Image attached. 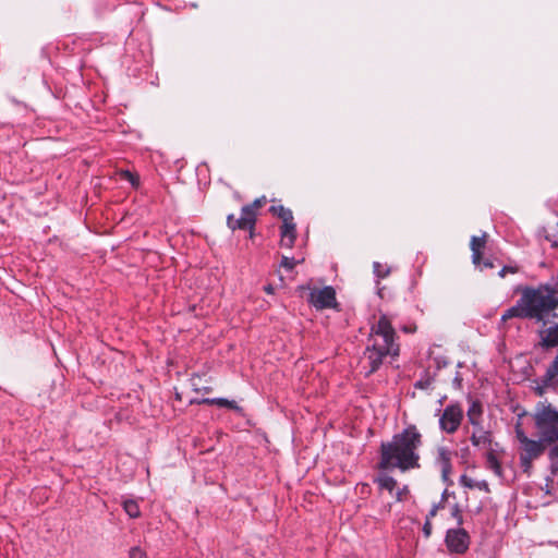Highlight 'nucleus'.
Masks as SVG:
<instances>
[{"label": "nucleus", "mask_w": 558, "mask_h": 558, "mask_svg": "<svg viewBox=\"0 0 558 558\" xmlns=\"http://www.w3.org/2000/svg\"><path fill=\"white\" fill-rule=\"evenodd\" d=\"M296 239L295 223L286 225L280 227V245L291 248Z\"/></svg>", "instance_id": "ddd939ff"}, {"label": "nucleus", "mask_w": 558, "mask_h": 558, "mask_svg": "<svg viewBox=\"0 0 558 558\" xmlns=\"http://www.w3.org/2000/svg\"><path fill=\"white\" fill-rule=\"evenodd\" d=\"M123 509L128 513V515L132 519L138 518L141 515L138 504H137V501H135L133 499L124 500Z\"/></svg>", "instance_id": "4be33fe9"}, {"label": "nucleus", "mask_w": 558, "mask_h": 558, "mask_svg": "<svg viewBox=\"0 0 558 558\" xmlns=\"http://www.w3.org/2000/svg\"><path fill=\"white\" fill-rule=\"evenodd\" d=\"M453 456H456V452L445 446H440L436 450L435 462L437 466L440 469L444 482H448L452 473Z\"/></svg>", "instance_id": "1a4fd4ad"}, {"label": "nucleus", "mask_w": 558, "mask_h": 558, "mask_svg": "<svg viewBox=\"0 0 558 558\" xmlns=\"http://www.w3.org/2000/svg\"><path fill=\"white\" fill-rule=\"evenodd\" d=\"M483 267L485 268H493L494 267V263L489 259H485L483 260Z\"/></svg>", "instance_id": "72a5a7b5"}, {"label": "nucleus", "mask_w": 558, "mask_h": 558, "mask_svg": "<svg viewBox=\"0 0 558 558\" xmlns=\"http://www.w3.org/2000/svg\"><path fill=\"white\" fill-rule=\"evenodd\" d=\"M266 203V198L265 197H262V198H257L255 199L252 204H248V205H245L244 207H250L251 209V214L253 215V221L254 223L256 222V216H257V210Z\"/></svg>", "instance_id": "b1692460"}, {"label": "nucleus", "mask_w": 558, "mask_h": 558, "mask_svg": "<svg viewBox=\"0 0 558 558\" xmlns=\"http://www.w3.org/2000/svg\"><path fill=\"white\" fill-rule=\"evenodd\" d=\"M129 558H146V554L140 547L131 548Z\"/></svg>", "instance_id": "c756f323"}, {"label": "nucleus", "mask_w": 558, "mask_h": 558, "mask_svg": "<svg viewBox=\"0 0 558 558\" xmlns=\"http://www.w3.org/2000/svg\"><path fill=\"white\" fill-rule=\"evenodd\" d=\"M397 499H398V500H401V494H400V493L398 494Z\"/></svg>", "instance_id": "58836bf2"}, {"label": "nucleus", "mask_w": 558, "mask_h": 558, "mask_svg": "<svg viewBox=\"0 0 558 558\" xmlns=\"http://www.w3.org/2000/svg\"><path fill=\"white\" fill-rule=\"evenodd\" d=\"M480 428H484V427H483V424H482V421H480V426H473V430H474V429H480Z\"/></svg>", "instance_id": "e433bc0d"}, {"label": "nucleus", "mask_w": 558, "mask_h": 558, "mask_svg": "<svg viewBox=\"0 0 558 558\" xmlns=\"http://www.w3.org/2000/svg\"><path fill=\"white\" fill-rule=\"evenodd\" d=\"M519 268L517 266H504L499 271V277L505 278L508 274H517Z\"/></svg>", "instance_id": "cd10ccee"}, {"label": "nucleus", "mask_w": 558, "mask_h": 558, "mask_svg": "<svg viewBox=\"0 0 558 558\" xmlns=\"http://www.w3.org/2000/svg\"><path fill=\"white\" fill-rule=\"evenodd\" d=\"M376 483L378 484L379 488L386 489L388 492H392L397 486V481L389 475H379L376 478Z\"/></svg>", "instance_id": "412c9836"}, {"label": "nucleus", "mask_w": 558, "mask_h": 558, "mask_svg": "<svg viewBox=\"0 0 558 558\" xmlns=\"http://www.w3.org/2000/svg\"><path fill=\"white\" fill-rule=\"evenodd\" d=\"M515 437L520 444L519 446V463L522 472L527 476L531 475L533 470V463L535 460L541 458L546 447L549 446L547 442L543 441L541 438L537 440L532 439L525 435V433L518 427L515 429Z\"/></svg>", "instance_id": "39448f33"}, {"label": "nucleus", "mask_w": 558, "mask_h": 558, "mask_svg": "<svg viewBox=\"0 0 558 558\" xmlns=\"http://www.w3.org/2000/svg\"><path fill=\"white\" fill-rule=\"evenodd\" d=\"M227 225L232 230H252L255 223L253 221V215L251 214L250 207H242L240 218H235L233 215H229L227 217Z\"/></svg>", "instance_id": "9d476101"}, {"label": "nucleus", "mask_w": 558, "mask_h": 558, "mask_svg": "<svg viewBox=\"0 0 558 558\" xmlns=\"http://www.w3.org/2000/svg\"><path fill=\"white\" fill-rule=\"evenodd\" d=\"M546 377H547V372L539 378L537 387L535 388V391L538 396H543L548 389H551L555 392H558V388L550 385L549 383H547Z\"/></svg>", "instance_id": "5701e85b"}, {"label": "nucleus", "mask_w": 558, "mask_h": 558, "mask_svg": "<svg viewBox=\"0 0 558 558\" xmlns=\"http://www.w3.org/2000/svg\"><path fill=\"white\" fill-rule=\"evenodd\" d=\"M271 211L282 220V226L294 223L293 215L290 209L283 206H272Z\"/></svg>", "instance_id": "6ab92c4d"}, {"label": "nucleus", "mask_w": 558, "mask_h": 558, "mask_svg": "<svg viewBox=\"0 0 558 558\" xmlns=\"http://www.w3.org/2000/svg\"><path fill=\"white\" fill-rule=\"evenodd\" d=\"M432 521L426 519L423 525V534L426 538H428L432 535Z\"/></svg>", "instance_id": "2f4dec72"}, {"label": "nucleus", "mask_w": 558, "mask_h": 558, "mask_svg": "<svg viewBox=\"0 0 558 558\" xmlns=\"http://www.w3.org/2000/svg\"><path fill=\"white\" fill-rule=\"evenodd\" d=\"M422 434L415 425H409L401 433L395 434L389 441H384L379 449L378 468L381 470H409L420 468V448Z\"/></svg>", "instance_id": "f257e3e1"}, {"label": "nucleus", "mask_w": 558, "mask_h": 558, "mask_svg": "<svg viewBox=\"0 0 558 558\" xmlns=\"http://www.w3.org/2000/svg\"><path fill=\"white\" fill-rule=\"evenodd\" d=\"M486 468L494 472L498 477H502V468L496 454V451L490 447L486 449L485 454Z\"/></svg>", "instance_id": "dca6fc26"}, {"label": "nucleus", "mask_w": 558, "mask_h": 558, "mask_svg": "<svg viewBox=\"0 0 558 558\" xmlns=\"http://www.w3.org/2000/svg\"><path fill=\"white\" fill-rule=\"evenodd\" d=\"M399 353L400 344L392 320L388 315L381 314L377 320L371 325V331L367 338L365 350V359L369 365L367 374L378 371L386 357L395 359L399 356Z\"/></svg>", "instance_id": "f03ea898"}, {"label": "nucleus", "mask_w": 558, "mask_h": 558, "mask_svg": "<svg viewBox=\"0 0 558 558\" xmlns=\"http://www.w3.org/2000/svg\"><path fill=\"white\" fill-rule=\"evenodd\" d=\"M551 474L558 473V442L551 445L547 452Z\"/></svg>", "instance_id": "aec40b11"}, {"label": "nucleus", "mask_w": 558, "mask_h": 558, "mask_svg": "<svg viewBox=\"0 0 558 558\" xmlns=\"http://www.w3.org/2000/svg\"><path fill=\"white\" fill-rule=\"evenodd\" d=\"M459 483L462 487H465V488H470V489L476 488V489L483 490L485 493L490 492L489 485L486 481H484V480L475 481L465 474L460 476Z\"/></svg>", "instance_id": "f3484780"}, {"label": "nucleus", "mask_w": 558, "mask_h": 558, "mask_svg": "<svg viewBox=\"0 0 558 558\" xmlns=\"http://www.w3.org/2000/svg\"><path fill=\"white\" fill-rule=\"evenodd\" d=\"M265 292L268 293V294H271L274 293V288L269 284V286H266L264 288Z\"/></svg>", "instance_id": "f704fd0d"}, {"label": "nucleus", "mask_w": 558, "mask_h": 558, "mask_svg": "<svg viewBox=\"0 0 558 558\" xmlns=\"http://www.w3.org/2000/svg\"><path fill=\"white\" fill-rule=\"evenodd\" d=\"M444 508V504L442 501H440L439 504H435L433 505V507L430 508V510L428 511L427 515H426V519L427 520H430L433 518H435L437 515V512L439 511V509Z\"/></svg>", "instance_id": "c85d7f7f"}, {"label": "nucleus", "mask_w": 558, "mask_h": 558, "mask_svg": "<svg viewBox=\"0 0 558 558\" xmlns=\"http://www.w3.org/2000/svg\"><path fill=\"white\" fill-rule=\"evenodd\" d=\"M402 330L407 333H412L416 330V327L414 325L404 326Z\"/></svg>", "instance_id": "473e14b6"}, {"label": "nucleus", "mask_w": 558, "mask_h": 558, "mask_svg": "<svg viewBox=\"0 0 558 558\" xmlns=\"http://www.w3.org/2000/svg\"><path fill=\"white\" fill-rule=\"evenodd\" d=\"M374 274H375V276H376L377 278L383 279V278H385V277H387V276H388V274H389V269H385V268L380 265V263L375 262V263H374Z\"/></svg>", "instance_id": "bb28decb"}, {"label": "nucleus", "mask_w": 558, "mask_h": 558, "mask_svg": "<svg viewBox=\"0 0 558 558\" xmlns=\"http://www.w3.org/2000/svg\"><path fill=\"white\" fill-rule=\"evenodd\" d=\"M454 384H456L458 387H460V385H461V378H460L459 376H456V378H454Z\"/></svg>", "instance_id": "c9c22d12"}, {"label": "nucleus", "mask_w": 558, "mask_h": 558, "mask_svg": "<svg viewBox=\"0 0 558 558\" xmlns=\"http://www.w3.org/2000/svg\"><path fill=\"white\" fill-rule=\"evenodd\" d=\"M385 511L388 513L390 512V505L388 504L387 506H385Z\"/></svg>", "instance_id": "4c0bfd02"}, {"label": "nucleus", "mask_w": 558, "mask_h": 558, "mask_svg": "<svg viewBox=\"0 0 558 558\" xmlns=\"http://www.w3.org/2000/svg\"><path fill=\"white\" fill-rule=\"evenodd\" d=\"M539 344L542 348L549 349L558 347V323L539 331Z\"/></svg>", "instance_id": "f8f14e48"}, {"label": "nucleus", "mask_w": 558, "mask_h": 558, "mask_svg": "<svg viewBox=\"0 0 558 558\" xmlns=\"http://www.w3.org/2000/svg\"><path fill=\"white\" fill-rule=\"evenodd\" d=\"M447 548L453 554H464L470 546V535L464 529H449L445 538Z\"/></svg>", "instance_id": "6e6552de"}, {"label": "nucleus", "mask_w": 558, "mask_h": 558, "mask_svg": "<svg viewBox=\"0 0 558 558\" xmlns=\"http://www.w3.org/2000/svg\"><path fill=\"white\" fill-rule=\"evenodd\" d=\"M120 175L123 180L129 181L132 184V186L137 187L140 185V178L136 174L132 173L131 171L123 170L121 171Z\"/></svg>", "instance_id": "393cba45"}, {"label": "nucleus", "mask_w": 558, "mask_h": 558, "mask_svg": "<svg viewBox=\"0 0 558 558\" xmlns=\"http://www.w3.org/2000/svg\"><path fill=\"white\" fill-rule=\"evenodd\" d=\"M463 417L464 411L460 403L453 402L448 404L439 413L438 424L440 430L449 435L454 434L460 428Z\"/></svg>", "instance_id": "423d86ee"}, {"label": "nucleus", "mask_w": 558, "mask_h": 558, "mask_svg": "<svg viewBox=\"0 0 558 558\" xmlns=\"http://www.w3.org/2000/svg\"><path fill=\"white\" fill-rule=\"evenodd\" d=\"M308 303L316 310L337 307L336 291L332 287L313 288L310 291Z\"/></svg>", "instance_id": "0eeeda50"}, {"label": "nucleus", "mask_w": 558, "mask_h": 558, "mask_svg": "<svg viewBox=\"0 0 558 558\" xmlns=\"http://www.w3.org/2000/svg\"><path fill=\"white\" fill-rule=\"evenodd\" d=\"M466 416H468L469 423L472 426H480V421H483L482 403L477 400L472 401L468 409Z\"/></svg>", "instance_id": "2eb2a0df"}, {"label": "nucleus", "mask_w": 558, "mask_h": 558, "mask_svg": "<svg viewBox=\"0 0 558 558\" xmlns=\"http://www.w3.org/2000/svg\"><path fill=\"white\" fill-rule=\"evenodd\" d=\"M470 440L474 447L488 449L493 445V435L485 428L474 429Z\"/></svg>", "instance_id": "9b49d317"}, {"label": "nucleus", "mask_w": 558, "mask_h": 558, "mask_svg": "<svg viewBox=\"0 0 558 558\" xmlns=\"http://www.w3.org/2000/svg\"><path fill=\"white\" fill-rule=\"evenodd\" d=\"M298 263L299 262L295 260L293 257L283 256L280 266L286 268L287 270H292Z\"/></svg>", "instance_id": "a878e982"}, {"label": "nucleus", "mask_w": 558, "mask_h": 558, "mask_svg": "<svg viewBox=\"0 0 558 558\" xmlns=\"http://www.w3.org/2000/svg\"><path fill=\"white\" fill-rule=\"evenodd\" d=\"M452 517L457 520L458 525H462L463 523V517L461 514V511L459 509L458 505H454L451 512Z\"/></svg>", "instance_id": "7c9ffc66"}, {"label": "nucleus", "mask_w": 558, "mask_h": 558, "mask_svg": "<svg viewBox=\"0 0 558 558\" xmlns=\"http://www.w3.org/2000/svg\"><path fill=\"white\" fill-rule=\"evenodd\" d=\"M557 291L542 284L537 288L525 287L515 305L508 308L501 316V322L511 318L543 320L558 307Z\"/></svg>", "instance_id": "7ed1b4c3"}, {"label": "nucleus", "mask_w": 558, "mask_h": 558, "mask_svg": "<svg viewBox=\"0 0 558 558\" xmlns=\"http://www.w3.org/2000/svg\"><path fill=\"white\" fill-rule=\"evenodd\" d=\"M485 243V234L483 236H472L471 239L472 260L475 266H481L482 250L484 248Z\"/></svg>", "instance_id": "4468645a"}, {"label": "nucleus", "mask_w": 558, "mask_h": 558, "mask_svg": "<svg viewBox=\"0 0 558 558\" xmlns=\"http://www.w3.org/2000/svg\"><path fill=\"white\" fill-rule=\"evenodd\" d=\"M538 438L549 446L558 442V411L551 404H541L533 415Z\"/></svg>", "instance_id": "20e7f679"}, {"label": "nucleus", "mask_w": 558, "mask_h": 558, "mask_svg": "<svg viewBox=\"0 0 558 558\" xmlns=\"http://www.w3.org/2000/svg\"><path fill=\"white\" fill-rule=\"evenodd\" d=\"M202 403L209 405H217L220 408H228L238 412L242 411V408L238 405V403L233 400H228L225 398H206L202 400Z\"/></svg>", "instance_id": "a211bd4d"}]
</instances>
